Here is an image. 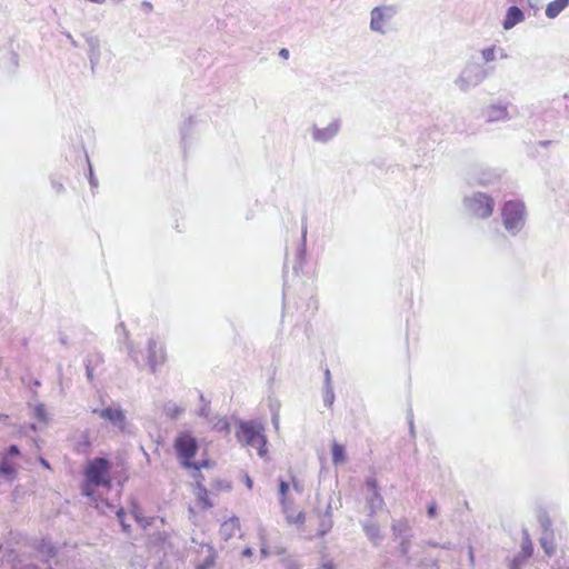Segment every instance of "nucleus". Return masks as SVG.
Here are the masks:
<instances>
[{
    "instance_id": "obj_1",
    "label": "nucleus",
    "mask_w": 569,
    "mask_h": 569,
    "mask_svg": "<svg viewBox=\"0 0 569 569\" xmlns=\"http://www.w3.org/2000/svg\"><path fill=\"white\" fill-rule=\"evenodd\" d=\"M305 491V482L293 470H289L287 478L279 479V497L286 522L306 540L323 537L332 528L331 512L315 509L309 513L297 510L293 506V495Z\"/></svg>"
},
{
    "instance_id": "obj_2",
    "label": "nucleus",
    "mask_w": 569,
    "mask_h": 569,
    "mask_svg": "<svg viewBox=\"0 0 569 569\" xmlns=\"http://www.w3.org/2000/svg\"><path fill=\"white\" fill-rule=\"evenodd\" d=\"M112 468V462L107 458L97 457L89 460L83 468L82 495L97 502L99 488L111 489L117 478L118 472H113Z\"/></svg>"
},
{
    "instance_id": "obj_3",
    "label": "nucleus",
    "mask_w": 569,
    "mask_h": 569,
    "mask_svg": "<svg viewBox=\"0 0 569 569\" xmlns=\"http://www.w3.org/2000/svg\"><path fill=\"white\" fill-rule=\"evenodd\" d=\"M173 449L179 460V463L184 469H192L196 472H200L201 469H207L213 466V462L208 459H202L198 462L193 461L199 445L196 439L189 431H181L177 435L173 441Z\"/></svg>"
},
{
    "instance_id": "obj_4",
    "label": "nucleus",
    "mask_w": 569,
    "mask_h": 569,
    "mask_svg": "<svg viewBox=\"0 0 569 569\" xmlns=\"http://www.w3.org/2000/svg\"><path fill=\"white\" fill-rule=\"evenodd\" d=\"M264 428L257 421H242L236 431L238 441L243 446L257 449L258 455L263 457L267 453V439Z\"/></svg>"
},
{
    "instance_id": "obj_5",
    "label": "nucleus",
    "mask_w": 569,
    "mask_h": 569,
    "mask_svg": "<svg viewBox=\"0 0 569 569\" xmlns=\"http://www.w3.org/2000/svg\"><path fill=\"white\" fill-rule=\"evenodd\" d=\"M194 483L192 486V495L193 500L192 503L189 506V516L190 519L196 522L198 519V516L202 512H206L210 510L213 507V502L210 498V492L204 487L203 481L204 477L200 472H194L193 475Z\"/></svg>"
},
{
    "instance_id": "obj_6",
    "label": "nucleus",
    "mask_w": 569,
    "mask_h": 569,
    "mask_svg": "<svg viewBox=\"0 0 569 569\" xmlns=\"http://www.w3.org/2000/svg\"><path fill=\"white\" fill-rule=\"evenodd\" d=\"M526 209L519 200H510L501 208L502 223L510 232L519 231L525 223Z\"/></svg>"
},
{
    "instance_id": "obj_7",
    "label": "nucleus",
    "mask_w": 569,
    "mask_h": 569,
    "mask_svg": "<svg viewBox=\"0 0 569 569\" xmlns=\"http://www.w3.org/2000/svg\"><path fill=\"white\" fill-rule=\"evenodd\" d=\"M467 208L470 214L478 219L489 218L495 208L493 199L482 192L475 193L466 200Z\"/></svg>"
},
{
    "instance_id": "obj_8",
    "label": "nucleus",
    "mask_w": 569,
    "mask_h": 569,
    "mask_svg": "<svg viewBox=\"0 0 569 569\" xmlns=\"http://www.w3.org/2000/svg\"><path fill=\"white\" fill-rule=\"evenodd\" d=\"M93 413L99 415L100 418L109 421L111 425L117 427L120 431L126 430V415L123 410L119 408L108 407L101 410L94 409Z\"/></svg>"
},
{
    "instance_id": "obj_9",
    "label": "nucleus",
    "mask_w": 569,
    "mask_h": 569,
    "mask_svg": "<svg viewBox=\"0 0 569 569\" xmlns=\"http://www.w3.org/2000/svg\"><path fill=\"white\" fill-rule=\"evenodd\" d=\"M149 362L153 370L157 366L163 365L167 360L164 347L158 341H150L149 346Z\"/></svg>"
},
{
    "instance_id": "obj_10",
    "label": "nucleus",
    "mask_w": 569,
    "mask_h": 569,
    "mask_svg": "<svg viewBox=\"0 0 569 569\" xmlns=\"http://www.w3.org/2000/svg\"><path fill=\"white\" fill-rule=\"evenodd\" d=\"M523 20V13L522 11L516 7L512 6L508 9L505 21H503V28L505 29H511L517 23L521 22Z\"/></svg>"
},
{
    "instance_id": "obj_11",
    "label": "nucleus",
    "mask_w": 569,
    "mask_h": 569,
    "mask_svg": "<svg viewBox=\"0 0 569 569\" xmlns=\"http://www.w3.org/2000/svg\"><path fill=\"white\" fill-rule=\"evenodd\" d=\"M386 18L387 14L383 12L381 8H375L371 11V22L370 26L376 31H383L386 27Z\"/></svg>"
},
{
    "instance_id": "obj_12",
    "label": "nucleus",
    "mask_w": 569,
    "mask_h": 569,
    "mask_svg": "<svg viewBox=\"0 0 569 569\" xmlns=\"http://www.w3.org/2000/svg\"><path fill=\"white\" fill-rule=\"evenodd\" d=\"M569 4V0H553L547 4L546 16L550 19L556 18Z\"/></svg>"
},
{
    "instance_id": "obj_13",
    "label": "nucleus",
    "mask_w": 569,
    "mask_h": 569,
    "mask_svg": "<svg viewBox=\"0 0 569 569\" xmlns=\"http://www.w3.org/2000/svg\"><path fill=\"white\" fill-rule=\"evenodd\" d=\"M339 130V126L337 123H331L327 128L315 131V139L318 141H327L335 137Z\"/></svg>"
},
{
    "instance_id": "obj_14",
    "label": "nucleus",
    "mask_w": 569,
    "mask_h": 569,
    "mask_svg": "<svg viewBox=\"0 0 569 569\" xmlns=\"http://www.w3.org/2000/svg\"><path fill=\"white\" fill-rule=\"evenodd\" d=\"M332 461L335 463H342L346 460L345 447L340 443L333 442L331 447Z\"/></svg>"
},
{
    "instance_id": "obj_15",
    "label": "nucleus",
    "mask_w": 569,
    "mask_h": 569,
    "mask_svg": "<svg viewBox=\"0 0 569 569\" xmlns=\"http://www.w3.org/2000/svg\"><path fill=\"white\" fill-rule=\"evenodd\" d=\"M164 411L168 418L177 419L184 411V409L176 403H170L166 407Z\"/></svg>"
},
{
    "instance_id": "obj_16",
    "label": "nucleus",
    "mask_w": 569,
    "mask_h": 569,
    "mask_svg": "<svg viewBox=\"0 0 569 569\" xmlns=\"http://www.w3.org/2000/svg\"><path fill=\"white\" fill-rule=\"evenodd\" d=\"M232 486H231V482L227 481V480H216L212 485H211V490L214 492V491H229L231 490Z\"/></svg>"
},
{
    "instance_id": "obj_17",
    "label": "nucleus",
    "mask_w": 569,
    "mask_h": 569,
    "mask_svg": "<svg viewBox=\"0 0 569 569\" xmlns=\"http://www.w3.org/2000/svg\"><path fill=\"white\" fill-rule=\"evenodd\" d=\"M214 563V556L211 550H208V556L203 562L196 565V569H209Z\"/></svg>"
},
{
    "instance_id": "obj_18",
    "label": "nucleus",
    "mask_w": 569,
    "mask_h": 569,
    "mask_svg": "<svg viewBox=\"0 0 569 569\" xmlns=\"http://www.w3.org/2000/svg\"><path fill=\"white\" fill-rule=\"evenodd\" d=\"M532 551H533L532 543H531V541L528 538H526V540L522 543V555H523V558L527 559V558L531 557Z\"/></svg>"
},
{
    "instance_id": "obj_19",
    "label": "nucleus",
    "mask_w": 569,
    "mask_h": 569,
    "mask_svg": "<svg viewBox=\"0 0 569 569\" xmlns=\"http://www.w3.org/2000/svg\"><path fill=\"white\" fill-rule=\"evenodd\" d=\"M496 56V49L495 47L487 48L482 50V57L486 61H491L495 59Z\"/></svg>"
},
{
    "instance_id": "obj_20",
    "label": "nucleus",
    "mask_w": 569,
    "mask_h": 569,
    "mask_svg": "<svg viewBox=\"0 0 569 569\" xmlns=\"http://www.w3.org/2000/svg\"><path fill=\"white\" fill-rule=\"evenodd\" d=\"M117 517H118L119 522L122 526L123 531L128 532L129 531V526L126 525V522H124L126 513H124L123 509H119L117 511Z\"/></svg>"
},
{
    "instance_id": "obj_21",
    "label": "nucleus",
    "mask_w": 569,
    "mask_h": 569,
    "mask_svg": "<svg viewBox=\"0 0 569 569\" xmlns=\"http://www.w3.org/2000/svg\"><path fill=\"white\" fill-rule=\"evenodd\" d=\"M367 486L373 491V493L376 496H379L378 495V485H377V481L376 479L371 478V479H368L367 480Z\"/></svg>"
},
{
    "instance_id": "obj_22",
    "label": "nucleus",
    "mask_w": 569,
    "mask_h": 569,
    "mask_svg": "<svg viewBox=\"0 0 569 569\" xmlns=\"http://www.w3.org/2000/svg\"><path fill=\"white\" fill-rule=\"evenodd\" d=\"M90 447H91V441H90V440H89V438L87 437V438H86V440H84V442H83L82 445H80V446L78 447V449H77V450H78L79 452H83V451L88 450Z\"/></svg>"
},
{
    "instance_id": "obj_23",
    "label": "nucleus",
    "mask_w": 569,
    "mask_h": 569,
    "mask_svg": "<svg viewBox=\"0 0 569 569\" xmlns=\"http://www.w3.org/2000/svg\"><path fill=\"white\" fill-rule=\"evenodd\" d=\"M20 453L19 448L16 445H12L8 449L9 456H18Z\"/></svg>"
},
{
    "instance_id": "obj_24",
    "label": "nucleus",
    "mask_w": 569,
    "mask_h": 569,
    "mask_svg": "<svg viewBox=\"0 0 569 569\" xmlns=\"http://www.w3.org/2000/svg\"><path fill=\"white\" fill-rule=\"evenodd\" d=\"M542 547L547 555H551L553 552L552 547L550 545H547V541L545 539L542 540Z\"/></svg>"
},
{
    "instance_id": "obj_25",
    "label": "nucleus",
    "mask_w": 569,
    "mask_h": 569,
    "mask_svg": "<svg viewBox=\"0 0 569 569\" xmlns=\"http://www.w3.org/2000/svg\"><path fill=\"white\" fill-rule=\"evenodd\" d=\"M428 515L430 517H435L436 516V505L435 503H431L429 507H428Z\"/></svg>"
},
{
    "instance_id": "obj_26",
    "label": "nucleus",
    "mask_w": 569,
    "mask_h": 569,
    "mask_svg": "<svg viewBox=\"0 0 569 569\" xmlns=\"http://www.w3.org/2000/svg\"><path fill=\"white\" fill-rule=\"evenodd\" d=\"M279 54L284 60H287L289 58V51L287 49H281Z\"/></svg>"
},
{
    "instance_id": "obj_27",
    "label": "nucleus",
    "mask_w": 569,
    "mask_h": 569,
    "mask_svg": "<svg viewBox=\"0 0 569 569\" xmlns=\"http://www.w3.org/2000/svg\"><path fill=\"white\" fill-rule=\"evenodd\" d=\"M40 462H41V465H42L46 469H50V465H49V462H48L46 459L40 458Z\"/></svg>"
},
{
    "instance_id": "obj_28",
    "label": "nucleus",
    "mask_w": 569,
    "mask_h": 569,
    "mask_svg": "<svg viewBox=\"0 0 569 569\" xmlns=\"http://www.w3.org/2000/svg\"><path fill=\"white\" fill-rule=\"evenodd\" d=\"M0 471L8 473L11 471V469L10 468H1Z\"/></svg>"
},
{
    "instance_id": "obj_29",
    "label": "nucleus",
    "mask_w": 569,
    "mask_h": 569,
    "mask_svg": "<svg viewBox=\"0 0 569 569\" xmlns=\"http://www.w3.org/2000/svg\"><path fill=\"white\" fill-rule=\"evenodd\" d=\"M7 418H8V416H7V415H0V420H4V419H7Z\"/></svg>"
},
{
    "instance_id": "obj_30",
    "label": "nucleus",
    "mask_w": 569,
    "mask_h": 569,
    "mask_svg": "<svg viewBox=\"0 0 569 569\" xmlns=\"http://www.w3.org/2000/svg\"><path fill=\"white\" fill-rule=\"evenodd\" d=\"M327 569H335L331 563L325 566Z\"/></svg>"
},
{
    "instance_id": "obj_31",
    "label": "nucleus",
    "mask_w": 569,
    "mask_h": 569,
    "mask_svg": "<svg viewBox=\"0 0 569 569\" xmlns=\"http://www.w3.org/2000/svg\"><path fill=\"white\" fill-rule=\"evenodd\" d=\"M470 559H471V562H473V555H472V551H470Z\"/></svg>"
}]
</instances>
